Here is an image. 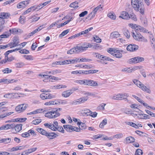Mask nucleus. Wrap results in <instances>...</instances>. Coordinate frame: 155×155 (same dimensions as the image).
<instances>
[{"mask_svg":"<svg viewBox=\"0 0 155 155\" xmlns=\"http://www.w3.org/2000/svg\"><path fill=\"white\" fill-rule=\"evenodd\" d=\"M96 14L94 12H92L87 16V19H88L89 20H90L93 19L95 16Z\"/></svg>","mask_w":155,"mask_h":155,"instance_id":"obj_39","label":"nucleus"},{"mask_svg":"<svg viewBox=\"0 0 155 155\" xmlns=\"http://www.w3.org/2000/svg\"><path fill=\"white\" fill-rule=\"evenodd\" d=\"M41 98L43 100L51 99L55 97V96L50 93H43L40 95Z\"/></svg>","mask_w":155,"mask_h":155,"instance_id":"obj_7","label":"nucleus"},{"mask_svg":"<svg viewBox=\"0 0 155 155\" xmlns=\"http://www.w3.org/2000/svg\"><path fill=\"white\" fill-rule=\"evenodd\" d=\"M22 124H19L15 125L14 124L13 130L14 129L16 132H19L22 129Z\"/></svg>","mask_w":155,"mask_h":155,"instance_id":"obj_22","label":"nucleus"},{"mask_svg":"<svg viewBox=\"0 0 155 155\" xmlns=\"http://www.w3.org/2000/svg\"><path fill=\"white\" fill-rule=\"evenodd\" d=\"M30 0L24 1L19 3L17 5V7L19 9L23 8L29 3Z\"/></svg>","mask_w":155,"mask_h":155,"instance_id":"obj_9","label":"nucleus"},{"mask_svg":"<svg viewBox=\"0 0 155 155\" xmlns=\"http://www.w3.org/2000/svg\"><path fill=\"white\" fill-rule=\"evenodd\" d=\"M150 35L149 36L150 41L152 44H153V46L155 45V38L153 35L151 34V32L150 33H149Z\"/></svg>","mask_w":155,"mask_h":155,"instance_id":"obj_35","label":"nucleus"},{"mask_svg":"<svg viewBox=\"0 0 155 155\" xmlns=\"http://www.w3.org/2000/svg\"><path fill=\"white\" fill-rule=\"evenodd\" d=\"M84 112L83 114L84 115H86L87 116H89L90 115L91 110H90L87 109H85L83 110Z\"/></svg>","mask_w":155,"mask_h":155,"instance_id":"obj_57","label":"nucleus"},{"mask_svg":"<svg viewBox=\"0 0 155 155\" xmlns=\"http://www.w3.org/2000/svg\"><path fill=\"white\" fill-rule=\"evenodd\" d=\"M9 31L11 33L14 35L16 34L18 32V30L16 28L10 29Z\"/></svg>","mask_w":155,"mask_h":155,"instance_id":"obj_49","label":"nucleus"},{"mask_svg":"<svg viewBox=\"0 0 155 155\" xmlns=\"http://www.w3.org/2000/svg\"><path fill=\"white\" fill-rule=\"evenodd\" d=\"M59 104V102L57 101H50L45 103V105L46 106H50L52 105H57Z\"/></svg>","mask_w":155,"mask_h":155,"instance_id":"obj_23","label":"nucleus"},{"mask_svg":"<svg viewBox=\"0 0 155 155\" xmlns=\"http://www.w3.org/2000/svg\"><path fill=\"white\" fill-rule=\"evenodd\" d=\"M25 65V64L22 62L17 63L15 64V67L17 68H22Z\"/></svg>","mask_w":155,"mask_h":155,"instance_id":"obj_42","label":"nucleus"},{"mask_svg":"<svg viewBox=\"0 0 155 155\" xmlns=\"http://www.w3.org/2000/svg\"><path fill=\"white\" fill-rule=\"evenodd\" d=\"M126 141L128 143H131L134 142L135 139L132 137H127L126 139Z\"/></svg>","mask_w":155,"mask_h":155,"instance_id":"obj_38","label":"nucleus"},{"mask_svg":"<svg viewBox=\"0 0 155 155\" xmlns=\"http://www.w3.org/2000/svg\"><path fill=\"white\" fill-rule=\"evenodd\" d=\"M24 57L25 58V59L27 60H33V57L31 55H25L24 56Z\"/></svg>","mask_w":155,"mask_h":155,"instance_id":"obj_62","label":"nucleus"},{"mask_svg":"<svg viewBox=\"0 0 155 155\" xmlns=\"http://www.w3.org/2000/svg\"><path fill=\"white\" fill-rule=\"evenodd\" d=\"M12 41L9 43V45L10 48H12L19 45L20 43L19 38L16 36H15L12 39Z\"/></svg>","mask_w":155,"mask_h":155,"instance_id":"obj_4","label":"nucleus"},{"mask_svg":"<svg viewBox=\"0 0 155 155\" xmlns=\"http://www.w3.org/2000/svg\"><path fill=\"white\" fill-rule=\"evenodd\" d=\"M67 86L65 85H58L51 87V88L53 89H60L62 88H66Z\"/></svg>","mask_w":155,"mask_h":155,"instance_id":"obj_30","label":"nucleus"},{"mask_svg":"<svg viewBox=\"0 0 155 155\" xmlns=\"http://www.w3.org/2000/svg\"><path fill=\"white\" fill-rule=\"evenodd\" d=\"M138 117L140 119H149L150 116L145 114H138Z\"/></svg>","mask_w":155,"mask_h":155,"instance_id":"obj_26","label":"nucleus"},{"mask_svg":"<svg viewBox=\"0 0 155 155\" xmlns=\"http://www.w3.org/2000/svg\"><path fill=\"white\" fill-rule=\"evenodd\" d=\"M43 112L42 109H39L36 110L32 112H30L27 114L28 115L35 114L39 113H41Z\"/></svg>","mask_w":155,"mask_h":155,"instance_id":"obj_28","label":"nucleus"},{"mask_svg":"<svg viewBox=\"0 0 155 155\" xmlns=\"http://www.w3.org/2000/svg\"><path fill=\"white\" fill-rule=\"evenodd\" d=\"M74 91L72 90H68L63 92L62 95V96L65 97H67L69 96Z\"/></svg>","mask_w":155,"mask_h":155,"instance_id":"obj_18","label":"nucleus"},{"mask_svg":"<svg viewBox=\"0 0 155 155\" xmlns=\"http://www.w3.org/2000/svg\"><path fill=\"white\" fill-rule=\"evenodd\" d=\"M72 74H86L85 71H72L71 72Z\"/></svg>","mask_w":155,"mask_h":155,"instance_id":"obj_27","label":"nucleus"},{"mask_svg":"<svg viewBox=\"0 0 155 155\" xmlns=\"http://www.w3.org/2000/svg\"><path fill=\"white\" fill-rule=\"evenodd\" d=\"M144 58L143 57L137 56L131 58L130 60V62L133 63H137L144 61Z\"/></svg>","mask_w":155,"mask_h":155,"instance_id":"obj_10","label":"nucleus"},{"mask_svg":"<svg viewBox=\"0 0 155 155\" xmlns=\"http://www.w3.org/2000/svg\"><path fill=\"white\" fill-rule=\"evenodd\" d=\"M137 69V67H135L133 68H126L122 70V71L126 72L128 73H130L133 71H134Z\"/></svg>","mask_w":155,"mask_h":155,"instance_id":"obj_20","label":"nucleus"},{"mask_svg":"<svg viewBox=\"0 0 155 155\" xmlns=\"http://www.w3.org/2000/svg\"><path fill=\"white\" fill-rule=\"evenodd\" d=\"M90 114L89 116H90L93 117H95L97 116V113L96 112H92L91 111L90 112Z\"/></svg>","mask_w":155,"mask_h":155,"instance_id":"obj_63","label":"nucleus"},{"mask_svg":"<svg viewBox=\"0 0 155 155\" xmlns=\"http://www.w3.org/2000/svg\"><path fill=\"white\" fill-rule=\"evenodd\" d=\"M120 35L117 31H114L111 33L110 37L112 38H117L119 37Z\"/></svg>","mask_w":155,"mask_h":155,"instance_id":"obj_29","label":"nucleus"},{"mask_svg":"<svg viewBox=\"0 0 155 155\" xmlns=\"http://www.w3.org/2000/svg\"><path fill=\"white\" fill-rule=\"evenodd\" d=\"M143 153L141 149H138L136 151L135 155H142Z\"/></svg>","mask_w":155,"mask_h":155,"instance_id":"obj_55","label":"nucleus"},{"mask_svg":"<svg viewBox=\"0 0 155 155\" xmlns=\"http://www.w3.org/2000/svg\"><path fill=\"white\" fill-rule=\"evenodd\" d=\"M4 74H9L12 72V70L8 68H6L2 71Z\"/></svg>","mask_w":155,"mask_h":155,"instance_id":"obj_56","label":"nucleus"},{"mask_svg":"<svg viewBox=\"0 0 155 155\" xmlns=\"http://www.w3.org/2000/svg\"><path fill=\"white\" fill-rule=\"evenodd\" d=\"M41 121V119H38L33 120L32 122V123L34 124L37 125L39 124Z\"/></svg>","mask_w":155,"mask_h":155,"instance_id":"obj_54","label":"nucleus"},{"mask_svg":"<svg viewBox=\"0 0 155 155\" xmlns=\"http://www.w3.org/2000/svg\"><path fill=\"white\" fill-rule=\"evenodd\" d=\"M122 50H120L118 48H116V50L114 51L113 53V56L116 58H120L122 57L121 52H123Z\"/></svg>","mask_w":155,"mask_h":155,"instance_id":"obj_13","label":"nucleus"},{"mask_svg":"<svg viewBox=\"0 0 155 155\" xmlns=\"http://www.w3.org/2000/svg\"><path fill=\"white\" fill-rule=\"evenodd\" d=\"M78 124L80 125L82 129H85L86 128V125L85 124L81 122H78Z\"/></svg>","mask_w":155,"mask_h":155,"instance_id":"obj_59","label":"nucleus"},{"mask_svg":"<svg viewBox=\"0 0 155 155\" xmlns=\"http://www.w3.org/2000/svg\"><path fill=\"white\" fill-rule=\"evenodd\" d=\"M44 126L47 128H48L51 130H54L56 129V128L54 127L53 124L51 123H47L44 124Z\"/></svg>","mask_w":155,"mask_h":155,"instance_id":"obj_25","label":"nucleus"},{"mask_svg":"<svg viewBox=\"0 0 155 155\" xmlns=\"http://www.w3.org/2000/svg\"><path fill=\"white\" fill-rule=\"evenodd\" d=\"M60 115V113H57L53 109L45 113V116L49 119H52L59 116Z\"/></svg>","mask_w":155,"mask_h":155,"instance_id":"obj_1","label":"nucleus"},{"mask_svg":"<svg viewBox=\"0 0 155 155\" xmlns=\"http://www.w3.org/2000/svg\"><path fill=\"white\" fill-rule=\"evenodd\" d=\"M56 130H58V131L62 133H64V130L63 128L62 127L59 126L57 127L56 128V129L54 130V131H56Z\"/></svg>","mask_w":155,"mask_h":155,"instance_id":"obj_48","label":"nucleus"},{"mask_svg":"<svg viewBox=\"0 0 155 155\" xmlns=\"http://www.w3.org/2000/svg\"><path fill=\"white\" fill-rule=\"evenodd\" d=\"M27 120L26 118H19L15 119V122H23Z\"/></svg>","mask_w":155,"mask_h":155,"instance_id":"obj_47","label":"nucleus"},{"mask_svg":"<svg viewBox=\"0 0 155 155\" xmlns=\"http://www.w3.org/2000/svg\"><path fill=\"white\" fill-rule=\"evenodd\" d=\"M98 71L97 70H88L85 71L86 74H94L97 73Z\"/></svg>","mask_w":155,"mask_h":155,"instance_id":"obj_36","label":"nucleus"},{"mask_svg":"<svg viewBox=\"0 0 155 155\" xmlns=\"http://www.w3.org/2000/svg\"><path fill=\"white\" fill-rule=\"evenodd\" d=\"M28 107L27 104H23L17 106L15 108V110L18 113H21L24 111Z\"/></svg>","mask_w":155,"mask_h":155,"instance_id":"obj_6","label":"nucleus"},{"mask_svg":"<svg viewBox=\"0 0 155 155\" xmlns=\"http://www.w3.org/2000/svg\"><path fill=\"white\" fill-rule=\"evenodd\" d=\"M47 78L55 81H58L61 80V79L57 77L51 75L48 76V77Z\"/></svg>","mask_w":155,"mask_h":155,"instance_id":"obj_51","label":"nucleus"},{"mask_svg":"<svg viewBox=\"0 0 155 155\" xmlns=\"http://www.w3.org/2000/svg\"><path fill=\"white\" fill-rule=\"evenodd\" d=\"M132 33L133 37L136 40L139 41H143L145 42L147 41V40L140 33H136V34H135L134 32H132Z\"/></svg>","mask_w":155,"mask_h":155,"instance_id":"obj_2","label":"nucleus"},{"mask_svg":"<svg viewBox=\"0 0 155 155\" xmlns=\"http://www.w3.org/2000/svg\"><path fill=\"white\" fill-rule=\"evenodd\" d=\"M138 48V46L134 44H131L127 46V49L130 51H133L137 50Z\"/></svg>","mask_w":155,"mask_h":155,"instance_id":"obj_11","label":"nucleus"},{"mask_svg":"<svg viewBox=\"0 0 155 155\" xmlns=\"http://www.w3.org/2000/svg\"><path fill=\"white\" fill-rule=\"evenodd\" d=\"M14 113L13 112H8L5 114H0L1 119L4 118L7 116H9L10 115Z\"/></svg>","mask_w":155,"mask_h":155,"instance_id":"obj_37","label":"nucleus"},{"mask_svg":"<svg viewBox=\"0 0 155 155\" xmlns=\"http://www.w3.org/2000/svg\"><path fill=\"white\" fill-rule=\"evenodd\" d=\"M67 53L68 54H71L74 53H80V52L78 48V46H77L68 51Z\"/></svg>","mask_w":155,"mask_h":155,"instance_id":"obj_15","label":"nucleus"},{"mask_svg":"<svg viewBox=\"0 0 155 155\" xmlns=\"http://www.w3.org/2000/svg\"><path fill=\"white\" fill-rule=\"evenodd\" d=\"M3 143L4 144H8L12 142V139L10 138H3Z\"/></svg>","mask_w":155,"mask_h":155,"instance_id":"obj_32","label":"nucleus"},{"mask_svg":"<svg viewBox=\"0 0 155 155\" xmlns=\"http://www.w3.org/2000/svg\"><path fill=\"white\" fill-rule=\"evenodd\" d=\"M94 41L97 43H100L101 42V40L100 38L97 35L94 36L93 37Z\"/></svg>","mask_w":155,"mask_h":155,"instance_id":"obj_50","label":"nucleus"},{"mask_svg":"<svg viewBox=\"0 0 155 155\" xmlns=\"http://www.w3.org/2000/svg\"><path fill=\"white\" fill-rule=\"evenodd\" d=\"M78 2L76 1L71 3L69 5V7L76 9L78 7Z\"/></svg>","mask_w":155,"mask_h":155,"instance_id":"obj_33","label":"nucleus"},{"mask_svg":"<svg viewBox=\"0 0 155 155\" xmlns=\"http://www.w3.org/2000/svg\"><path fill=\"white\" fill-rule=\"evenodd\" d=\"M84 85L90 86L91 80L84 79Z\"/></svg>","mask_w":155,"mask_h":155,"instance_id":"obj_60","label":"nucleus"},{"mask_svg":"<svg viewBox=\"0 0 155 155\" xmlns=\"http://www.w3.org/2000/svg\"><path fill=\"white\" fill-rule=\"evenodd\" d=\"M119 17L123 19L127 20L129 19V15L127 12L123 11L121 13Z\"/></svg>","mask_w":155,"mask_h":155,"instance_id":"obj_16","label":"nucleus"},{"mask_svg":"<svg viewBox=\"0 0 155 155\" xmlns=\"http://www.w3.org/2000/svg\"><path fill=\"white\" fill-rule=\"evenodd\" d=\"M17 80H14V79H7L3 78L0 79V83L3 82L5 84L10 83L12 82H16L17 81Z\"/></svg>","mask_w":155,"mask_h":155,"instance_id":"obj_19","label":"nucleus"},{"mask_svg":"<svg viewBox=\"0 0 155 155\" xmlns=\"http://www.w3.org/2000/svg\"><path fill=\"white\" fill-rule=\"evenodd\" d=\"M92 60L91 59L87 58H82L80 59V61H81V62H84L86 61H90Z\"/></svg>","mask_w":155,"mask_h":155,"instance_id":"obj_58","label":"nucleus"},{"mask_svg":"<svg viewBox=\"0 0 155 155\" xmlns=\"http://www.w3.org/2000/svg\"><path fill=\"white\" fill-rule=\"evenodd\" d=\"M71 130L75 131L76 132H79L80 131V129L77 127H74L70 125L69 131H71Z\"/></svg>","mask_w":155,"mask_h":155,"instance_id":"obj_41","label":"nucleus"},{"mask_svg":"<svg viewBox=\"0 0 155 155\" xmlns=\"http://www.w3.org/2000/svg\"><path fill=\"white\" fill-rule=\"evenodd\" d=\"M131 5L134 9L137 12L139 11L140 7L138 0H131Z\"/></svg>","mask_w":155,"mask_h":155,"instance_id":"obj_8","label":"nucleus"},{"mask_svg":"<svg viewBox=\"0 0 155 155\" xmlns=\"http://www.w3.org/2000/svg\"><path fill=\"white\" fill-rule=\"evenodd\" d=\"M53 75H55L57 74L60 73L61 72V70L60 69H55L52 70Z\"/></svg>","mask_w":155,"mask_h":155,"instance_id":"obj_52","label":"nucleus"},{"mask_svg":"<svg viewBox=\"0 0 155 155\" xmlns=\"http://www.w3.org/2000/svg\"><path fill=\"white\" fill-rule=\"evenodd\" d=\"M129 18H130L134 20V21H136L137 20V19L135 15L132 13L129 15Z\"/></svg>","mask_w":155,"mask_h":155,"instance_id":"obj_53","label":"nucleus"},{"mask_svg":"<svg viewBox=\"0 0 155 155\" xmlns=\"http://www.w3.org/2000/svg\"><path fill=\"white\" fill-rule=\"evenodd\" d=\"M107 123V120L106 118H104L102 121L99 125V127L101 128H103L104 125H106Z\"/></svg>","mask_w":155,"mask_h":155,"instance_id":"obj_34","label":"nucleus"},{"mask_svg":"<svg viewBox=\"0 0 155 155\" xmlns=\"http://www.w3.org/2000/svg\"><path fill=\"white\" fill-rule=\"evenodd\" d=\"M136 30L145 33H151V32H149L148 30L139 25H138L137 27Z\"/></svg>","mask_w":155,"mask_h":155,"instance_id":"obj_21","label":"nucleus"},{"mask_svg":"<svg viewBox=\"0 0 155 155\" xmlns=\"http://www.w3.org/2000/svg\"><path fill=\"white\" fill-rule=\"evenodd\" d=\"M98 85L97 82L91 80L90 86L96 87Z\"/></svg>","mask_w":155,"mask_h":155,"instance_id":"obj_46","label":"nucleus"},{"mask_svg":"<svg viewBox=\"0 0 155 155\" xmlns=\"http://www.w3.org/2000/svg\"><path fill=\"white\" fill-rule=\"evenodd\" d=\"M140 88L142 90L144 91H146L147 92L149 93H150V89L147 88L146 86H144L143 84H142V85L140 86Z\"/></svg>","mask_w":155,"mask_h":155,"instance_id":"obj_40","label":"nucleus"},{"mask_svg":"<svg viewBox=\"0 0 155 155\" xmlns=\"http://www.w3.org/2000/svg\"><path fill=\"white\" fill-rule=\"evenodd\" d=\"M125 35L127 38H129L130 37V34L129 31L128 30H126L124 32Z\"/></svg>","mask_w":155,"mask_h":155,"instance_id":"obj_61","label":"nucleus"},{"mask_svg":"<svg viewBox=\"0 0 155 155\" xmlns=\"http://www.w3.org/2000/svg\"><path fill=\"white\" fill-rule=\"evenodd\" d=\"M108 16L112 19L114 20L116 19V16L114 13H109L107 15Z\"/></svg>","mask_w":155,"mask_h":155,"instance_id":"obj_43","label":"nucleus"},{"mask_svg":"<svg viewBox=\"0 0 155 155\" xmlns=\"http://www.w3.org/2000/svg\"><path fill=\"white\" fill-rule=\"evenodd\" d=\"M8 127V130L11 129L12 130H13V127L14 126V123H12L10 124H7Z\"/></svg>","mask_w":155,"mask_h":155,"instance_id":"obj_64","label":"nucleus"},{"mask_svg":"<svg viewBox=\"0 0 155 155\" xmlns=\"http://www.w3.org/2000/svg\"><path fill=\"white\" fill-rule=\"evenodd\" d=\"M129 96L128 94L127 93H124L123 94H118L117 95H114L112 97V99L115 100H122L125 99Z\"/></svg>","mask_w":155,"mask_h":155,"instance_id":"obj_3","label":"nucleus"},{"mask_svg":"<svg viewBox=\"0 0 155 155\" xmlns=\"http://www.w3.org/2000/svg\"><path fill=\"white\" fill-rule=\"evenodd\" d=\"M10 16L8 13L2 12L0 13V18L2 19L8 18Z\"/></svg>","mask_w":155,"mask_h":155,"instance_id":"obj_24","label":"nucleus"},{"mask_svg":"<svg viewBox=\"0 0 155 155\" xmlns=\"http://www.w3.org/2000/svg\"><path fill=\"white\" fill-rule=\"evenodd\" d=\"M88 98L87 96L81 97L77 99L76 101H73V103L76 104L78 103L79 104L84 103L87 100Z\"/></svg>","mask_w":155,"mask_h":155,"instance_id":"obj_12","label":"nucleus"},{"mask_svg":"<svg viewBox=\"0 0 155 155\" xmlns=\"http://www.w3.org/2000/svg\"><path fill=\"white\" fill-rule=\"evenodd\" d=\"M37 130L42 135L46 136L48 133V132L47 131L41 128H38L37 129Z\"/></svg>","mask_w":155,"mask_h":155,"instance_id":"obj_31","label":"nucleus"},{"mask_svg":"<svg viewBox=\"0 0 155 155\" xmlns=\"http://www.w3.org/2000/svg\"><path fill=\"white\" fill-rule=\"evenodd\" d=\"M37 149V147L28 149L23 152L21 153V155H28L30 153L36 151Z\"/></svg>","mask_w":155,"mask_h":155,"instance_id":"obj_14","label":"nucleus"},{"mask_svg":"<svg viewBox=\"0 0 155 155\" xmlns=\"http://www.w3.org/2000/svg\"><path fill=\"white\" fill-rule=\"evenodd\" d=\"M92 46V45L91 44L85 42L81 46H78V48L80 53L86 51L88 48H91Z\"/></svg>","mask_w":155,"mask_h":155,"instance_id":"obj_5","label":"nucleus"},{"mask_svg":"<svg viewBox=\"0 0 155 155\" xmlns=\"http://www.w3.org/2000/svg\"><path fill=\"white\" fill-rule=\"evenodd\" d=\"M58 135L54 132L48 133L46 137L50 139H53L57 137Z\"/></svg>","mask_w":155,"mask_h":155,"instance_id":"obj_17","label":"nucleus"},{"mask_svg":"<svg viewBox=\"0 0 155 155\" xmlns=\"http://www.w3.org/2000/svg\"><path fill=\"white\" fill-rule=\"evenodd\" d=\"M70 29H67L63 32H62V33L60 34L59 35V37L60 38H62L65 35L67 34L69 31Z\"/></svg>","mask_w":155,"mask_h":155,"instance_id":"obj_45","label":"nucleus"},{"mask_svg":"<svg viewBox=\"0 0 155 155\" xmlns=\"http://www.w3.org/2000/svg\"><path fill=\"white\" fill-rule=\"evenodd\" d=\"M133 81L134 83L139 87H140V86L142 85V83L138 80L134 79L133 80Z\"/></svg>","mask_w":155,"mask_h":155,"instance_id":"obj_44","label":"nucleus"}]
</instances>
